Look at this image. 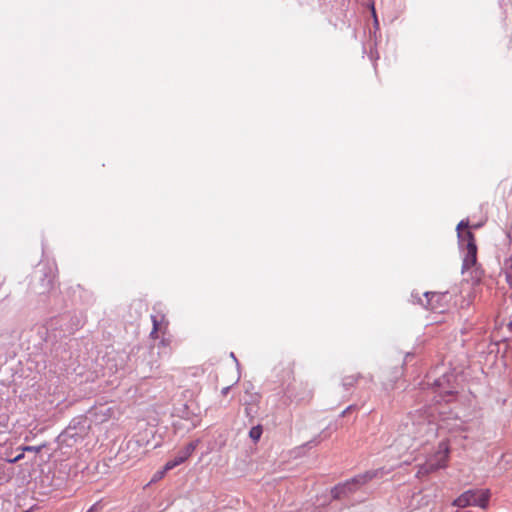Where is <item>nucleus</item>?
<instances>
[{
	"label": "nucleus",
	"instance_id": "nucleus-18",
	"mask_svg": "<svg viewBox=\"0 0 512 512\" xmlns=\"http://www.w3.org/2000/svg\"><path fill=\"white\" fill-rule=\"evenodd\" d=\"M468 227H469V220L468 219L461 220L456 227L457 236H459V232H464L465 230H469Z\"/></svg>",
	"mask_w": 512,
	"mask_h": 512
},
{
	"label": "nucleus",
	"instance_id": "nucleus-21",
	"mask_svg": "<svg viewBox=\"0 0 512 512\" xmlns=\"http://www.w3.org/2000/svg\"><path fill=\"white\" fill-rule=\"evenodd\" d=\"M101 508V504L99 502H96L86 512H99Z\"/></svg>",
	"mask_w": 512,
	"mask_h": 512
},
{
	"label": "nucleus",
	"instance_id": "nucleus-22",
	"mask_svg": "<svg viewBox=\"0 0 512 512\" xmlns=\"http://www.w3.org/2000/svg\"><path fill=\"white\" fill-rule=\"evenodd\" d=\"M167 471H168V470H165V466H164V467H163V469H162L161 471H158V472L154 475V479H153V480L161 479Z\"/></svg>",
	"mask_w": 512,
	"mask_h": 512
},
{
	"label": "nucleus",
	"instance_id": "nucleus-3",
	"mask_svg": "<svg viewBox=\"0 0 512 512\" xmlns=\"http://www.w3.org/2000/svg\"><path fill=\"white\" fill-rule=\"evenodd\" d=\"M88 429L89 425L87 417L84 415H78L74 417L65 430L58 435L57 442L60 445L72 447L85 438L88 433Z\"/></svg>",
	"mask_w": 512,
	"mask_h": 512
},
{
	"label": "nucleus",
	"instance_id": "nucleus-17",
	"mask_svg": "<svg viewBox=\"0 0 512 512\" xmlns=\"http://www.w3.org/2000/svg\"><path fill=\"white\" fill-rule=\"evenodd\" d=\"M44 447H46V444L43 443L41 445H38V446H22L20 447L19 449L25 453V452H34V453H39Z\"/></svg>",
	"mask_w": 512,
	"mask_h": 512
},
{
	"label": "nucleus",
	"instance_id": "nucleus-9",
	"mask_svg": "<svg viewBox=\"0 0 512 512\" xmlns=\"http://www.w3.org/2000/svg\"><path fill=\"white\" fill-rule=\"evenodd\" d=\"M449 449L446 444L440 443L439 450L435 453L433 459L425 464V470L428 473L435 472L447 466Z\"/></svg>",
	"mask_w": 512,
	"mask_h": 512
},
{
	"label": "nucleus",
	"instance_id": "nucleus-8",
	"mask_svg": "<svg viewBox=\"0 0 512 512\" xmlns=\"http://www.w3.org/2000/svg\"><path fill=\"white\" fill-rule=\"evenodd\" d=\"M447 292L445 293H437V292H425L423 294L425 300L419 298V303L426 309L434 311V312H442L444 310V299L447 297Z\"/></svg>",
	"mask_w": 512,
	"mask_h": 512
},
{
	"label": "nucleus",
	"instance_id": "nucleus-24",
	"mask_svg": "<svg viewBox=\"0 0 512 512\" xmlns=\"http://www.w3.org/2000/svg\"><path fill=\"white\" fill-rule=\"evenodd\" d=\"M231 387H232L231 385H230V386H226V387H224V388L221 390V394H222L223 396H226V395L229 393V391L231 390Z\"/></svg>",
	"mask_w": 512,
	"mask_h": 512
},
{
	"label": "nucleus",
	"instance_id": "nucleus-26",
	"mask_svg": "<svg viewBox=\"0 0 512 512\" xmlns=\"http://www.w3.org/2000/svg\"><path fill=\"white\" fill-rule=\"evenodd\" d=\"M245 413L247 416H251L252 415V408L249 407V406H246L245 407Z\"/></svg>",
	"mask_w": 512,
	"mask_h": 512
},
{
	"label": "nucleus",
	"instance_id": "nucleus-30",
	"mask_svg": "<svg viewBox=\"0 0 512 512\" xmlns=\"http://www.w3.org/2000/svg\"><path fill=\"white\" fill-rule=\"evenodd\" d=\"M372 13H373V16H374V19H375V24H378L377 17H376V12H375L374 9L372 10Z\"/></svg>",
	"mask_w": 512,
	"mask_h": 512
},
{
	"label": "nucleus",
	"instance_id": "nucleus-12",
	"mask_svg": "<svg viewBox=\"0 0 512 512\" xmlns=\"http://www.w3.org/2000/svg\"><path fill=\"white\" fill-rule=\"evenodd\" d=\"M194 413L190 410L187 403H181L179 405H174L172 416H176L182 419H190Z\"/></svg>",
	"mask_w": 512,
	"mask_h": 512
},
{
	"label": "nucleus",
	"instance_id": "nucleus-7",
	"mask_svg": "<svg viewBox=\"0 0 512 512\" xmlns=\"http://www.w3.org/2000/svg\"><path fill=\"white\" fill-rule=\"evenodd\" d=\"M490 495L489 489H470L459 495L453 501V505L460 508L477 506L485 509L488 506Z\"/></svg>",
	"mask_w": 512,
	"mask_h": 512
},
{
	"label": "nucleus",
	"instance_id": "nucleus-14",
	"mask_svg": "<svg viewBox=\"0 0 512 512\" xmlns=\"http://www.w3.org/2000/svg\"><path fill=\"white\" fill-rule=\"evenodd\" d=\"M362 378V375L360 373L358 374H355V375H349V376H345L343 379H342V387L348 391L350 390L352 387H354V385L358 382V380Z\"/></svg>",
	"mask_w": 512,
	"mask_h": 512
},
{
	"label": "nucleus",
	"instance_id": "nucleus-19",
	"mask_svg": "<svg viewBox=\"0 0 512 512\" xmlns=\"http://www.w3.org/2000/svg\"><path fill=\"white\" fill-rule=\"evenodd\" d=\"M23 458H24V453L21 451V453L14 456L13 458H6L5 462L10 463V464H15V463L19 462L20 460H22Z\"/></svg>",
	"mask_w": 512,
	"mask_h": 512
},
{
	"label": "nucleus",
	"instance_id": "nucleus-6",
	"mask_svg": "<svg viewBox=\"0 0 512 512\" xmlns=\"http://www.w3.org/2000/svg\"><path fill=\"white\" fill-rule=\"evenodd\" d=\"M457 237L460 249L466 250L462 261V273H465L477 262V245L474 234L470 230L459 232Z\"/></svg>",
	"mask_w": 512,
	"mask_h": 512
},
{
	"label": "nucleus",
	"instance_id": "nucleus-27",
	"mask_svg": "<svg viewBox=\"0 0 512 512\" xmlns=\"http://www.w3.org/2000/svg\"><path fill=\"white\" fill-rule=\"evenodd\" d=\"M230 357L236 362V365L239 366V362L233 352L230 353Z\"/></svg>",
	"mask_w": 512,
	"mask_h": 512
},
{
	"label": "nucleus",
	"instance_id": "nucleus-28",
	"mask_svg": "<svg viewBox=\"0 0 512 512\" xmlns=\"http://www.w3.org/2000/svg\"><path fill=\"white\" fill-rule=\"evenodd\" d=\"M69 317H70V315H69V314H64V315H62V316L60 317V320H61V321H65V320H66L67 318H69Z\"/></svg>",
	"mask_w": 512,
	"mask_h": 512
},
{
	"label": "nucleus",
	"instance_id": "nucleus-5",
	"mask_svg": "<svg viewBox=\"0 0 512 512\" xmlns=\"http://www.w3.org/2000/svg\"><path fill=\"white\" fill-rule=\"evenodd\" d=\"M457 237L460 249L466 250L462 261V273H465L477 262V245L474 234L470 230L459 232Z\"/></svg>",
	"mask_w": 512,
	"mask_h": 512
},
{
	"label": "nucleus",
	"instance_id": "nucleus-31",
	"mask_svg": "<svg viewBox=\"0 0 512 512\" xmlns=\"http://www.w3.org/2000/svg\"><path fill=\"white\" fill-rule=\"evenodd\" d=\"M445 393L448 395V396H452L454 394V392L452 390H446Z\"/></svg>",
	"mask_w": 512,
	"mask_h": 512
},
{
	"label": "nucleus",
	"instance_id": "nucleus-23",
	"mask_svg": "<svg viewBox=\"0 0 512 512\" xmlns=\"http://www.w3.org/2000/svg\"><path fill=\"white\" fill-rule=\"evenodd\" d=\"M446 379V376L443 377V379L439 378V379H436L434 381V385L437 386V387H442L443 386V382L445 381Z\"/></svg>",
	"mask_w": 512,
	"mask_h": 512
},
{
	"label": "nucleus",
	"instance_id": "nucleus-11",
	"mask_svg": "<svg viewBox=\"0 0 512 512\" xmlns=\"http://www.w3.org/2000/svg\"><path fill=\"white\" fill-rule=\"evenodd\" d=\"M39 273V281H40V289L37 291L38 294H46L53 289L54 285V269L51 266L43 265L38 271Z\"/></svg>",
	"mask_w": 512,
	"mask_h": 512
},
{
	"label": "nucleus",
	"instance_id": "nucleus-25",
	"mask_svg": "<svg viewBox=\"0 0 512 512\" xmlns=\"http://www.w3.org/2000/svg\"><path fill=\"white\" fill-rule=\"evenodd\" d=\"M355 406L354 405H350L348 406L342 413H341V416H345L347 413H349V411H351L352 409H354Z\"/></svg>",
	"mask_w": 512,
	"mask_h": 512
},
{
	"label": "nucleus",
	"instance_id": "nucleus-16",
	"mask_svg": "<svg viewBox=\"0 0 512 512\" xmlns=\"http://www.w3.org/2000/svg\"><path fill=\"white\" fill-rule=\"evenodd\" d=\"M262 433H263V428L259 424V425L253 426L250 429L249 437L252 439L253 442H258L261 438Z\"/></svg>",
	"mask_w": 512,
	"mask_h": 512
},
{
	"label": "nucleus",
	"instance_id": "nucleus-13",
	"mask_svg": "<svg viewBox=\"0 0 512 512\" xmlns=\"http://www.w3.org/2000/svg\"><path fill=\"white\" fill-rule=\"evenodd\" d=\"M82 325V318L77 315H74L70 317V322L66 324V328L64 329V331L71 334L78 330L80 327H82Z\"/></svg>",
	"mask_w": 512,
	"mask_h": 512
},
{
	"label": "nucleus",
	"instance_id": "nucleus-2",
	"mask_svg": "<svg viewBox=\"0 0 512 512\" xmlns=\"http://www.w3.org/2000/svg\"><path fill=\"white\" fill-rule=\"evenodd\" d=\"M275 372L279 376L280 385L276 388V395L280 396L282 405L288 406L293 402H301L305 400L303 396H300L295 392V386L292 383L293 370L287 365H279L275 367Z\"/></svg>",
	"mask_w": 512,
	"mask_h": 512
},
{
	"label": "nucleus",
	"instance_id": "nucleus-10",
	"mask_svg": "<svg viewBox=\"0 0 512 512\" xmlns=\"http://www.w3.org/2000/svg\"><path fill=\"white\" fill-rule=\"evenodd\" d=\"M198 444L199 440L191 441L186 444L173 459L166 462L165 470H172L180 464L184 463L196 450Z\"/></svg>",
	"mask_w": 512,
	"mask_h": 512
},
{
	"label": "nucleus",
	"instance_id": "nucleus-29",
	"mask_svg": "<svg viewBox=\"0 0 512 512\" xmlns=\"http://www.w3.org/2000/svg\"><path fill=\"white\" fill-rule=\"evenodd\" d=\"M507 328L510 332H512V320L507 324Z\"/></svg>",
	"mask_w": 512,
	"mask_h": 512
},
{
	"label": "nucleus",
	"instance_id": "nucleus-20",
	"mask_svg": "<svg viewBox=\"0 0 512 512\" xmlns=\"http://www.w3.org/2000/svg\"><path fill=\"white\" fill-rule=\"evenodd\" d=\"M152 321H153V329L150 333V336L151 337H154V335L157 333L158 331V322L156 320V317L155 316H152Z\"/></svg>",
	"mask_w": 512,
	"mask_h": 512
},
{
	"label": "nucleus",
	"instance_id": "nucleus-1",
	"mask_svg": "<svg viewBox=\"0 0 512 512\" xmlns=\"http://www.w3.org/2000/svg\"><path fill=\"white\" fill-rule=\"evenodd\" d=\"M382 469L368 470L364 473L355 475L344 482H340L331 488L330 494L333 500H341L348 498L361 489L372 479L382 475Z\"/></svg>",
	"mask_w": 512,
	"mask_h": 512
},
{
	"label": "nucleus",
	"instance_id": "nucleus-4",
	"mask_svg": "<svg viewBox=\"0 0 512 512\" xmlns=\"http://www.w3.org/2000/svg\"><path fill=\"white\" fill-rule=\"evenodd\" d=\"M405 426L407 428L408 435L413 438L423 437L435 430V423L430 420L426 411L421 410L409 413Z\"/></svg>",
	"mask_w": 512,
	"mask_h": 512
},
{
	"label": "nucleus",
	"instance_id": "nucleus-15",
	"mask_svg": "<svg viewBox=\"0 0 512 512\" xmlns=\"http://www.w3.org/2000/svg\"><path fill=\"white\" fill-rule=\"evenodd\" d=\"M505 277L510 288H512V256L505 261Z\"/></svg>",
	"mask_w": 512,
	"mask_h": 512
}]
</instances>
